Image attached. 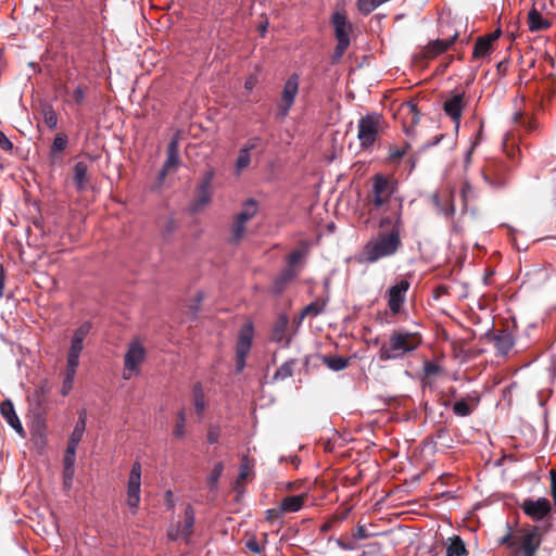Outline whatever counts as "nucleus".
<instances>
[{
	"label": "nucleus",
	"mask_w": 556,
	"mask_h": 556,
	"mask_svg": "<svg viewBox=\"0 0 556 556\" xmlns=\"http://www.w3.org/2000/svg\"><path fill=\"white\" fill-rule=\"evenodd\" d=\"M422 338L418 332L405 329L392 330L381 343L378 358L381 362L401 361L413 354L421 344Z\"/></svg>",
	"instance_id": "f257e3e1"
},
{
	"label": "nucleus",
	"mask_w": 556,
	"mask_h": 556,
	"mask_svg": "<svg viewBox=\"0 0 556 556\" xmlns=\"http://www.w3.org/2000/svg\"><path fill=\"white\" fill-rule=\"evenodd\" d=\"M402 244L397 230L380 232L377 238L369 240L358 256L359 263H376L381 258L394 255Z\"/></svg>",
	"instance_id": "f03ea898"
},
{
	"label": "nucleus",
	"mask_w": 556,
	"mask_h": 556,
	"mask_svg": "<svg viewBox=\"0 0 556 556\" xmlns=\"http://www.w3.org/2000/svg\"><path fill=\"white\" fill-rule=\"evenodd\" d=\"M395 185L382 175H376L372 181V191L369 200L376 212H387L394 207L401 199L394 197Z\"/></svg>",
	"instance_id": "7ed1b4c3"
},
{
	"label": "nucleus",
	"mask_w": 556,
	"mask_h": 556,
	"mask_svg": "<svg viewBox=\"0 0 556 556\" xmlns=\"http://www.w3.org/2000/svg\"><path fill=\"white\" fill-rule=\"evenodd\" d=\"M383 117L378 113H371L363 116L358 122L357 138L363 149L374 146L382 128Z\"/></svg>",
	"instance_id": "20e7f679"
},
{
	"label": "nucleus",
	"mask_w": 556,
	"mask_h": 556,
	"mask_svg": "<svg viewBox=\"0 0 556 556\" xmlns=\"http://www.w3.org/2000/svg\"><path fill=\"white\" fill-rule=\"evenodd\" d=\"M146 358V349L138 341L134 340L128 344L127 351L124 355V370L123 378L125 380L131 379L140 372V365Z\"/></svg>",
	"instance_id": "39448f33"
},
{
	"label": "nucleus",
	"mask_w": 556,
	"mask_h": 556,
	"mask_svg": "<svg viewBox=\"0 0 556 556\" xmlns=\"http://www.w3.org/2000/svg\"><path fill=\"white\" fill-rule=\"evenodd\" d=\"M90 330L91 324L89 321H85L73 332L66 355V366L78 367L79 356L84 349V341Z\"/></svg>",
	"instance_id": "423d86ee"
},
{
	"label": "nucleus",
	"mask_w": 556,
	"mask_h": 556,
	"mask_svg": "<svg viewBox=\"0 0 556 556\" xmlns=\"http://www.w3.org/2000/svg\"><path fill=\"white\" fill-rule=\"evenodd\" d=\"M299 83L300 77L298 74L290 75L287 81L285 83L281 92V99L280 102L278 103V109L281 117L287 116L291 106L293 105L295 97L299 91Z\"/></svg>",
	"instance_id": "0eeeda50"
},
{
	"label": "nucleus",
	"mask_w": 556,
	"mask_h": 556,
	"mask_svg": "<svg viewBox=\"0 0 556 556\" xmlns=\"http://www.w3.org/2000/svg\"><path fill=\"white\" fill-rule=\"evenodd\" d=\"M402 202H396L391 211L378 212L381 214L379 220V228L384 230L383 232L397 230V237H401L402 230Z\"/></svg>",
	"instance_id": "6e6552de"
},
{
	"label": "nucleus",
	"mask_w": 556,
	"mask_h": 556,
	"mask_svg": "<svg viewBox=\"0 0 556 556\" xmlns=\"http://www.w3.org/2000/svg\"><path fill=\"white\" fill-rule=\"evenodd\" d=\"M214 173L213 170H207L199 186H198V194L195 199L191 203V211L193 213L199 212L202 207L207 205L211 202L212 193H211V184L213 180Z\"/></svg>",
	"instance_id": "1a4fd4ad"
},
{
	"label": "nucleus",
	"mask_w": 556,
	"mask_h": 556,
	"mask_svg": "<svg viewBox=\"0 0 556 556\" xmlns=\"http://www.w3.org/2000/svg\"><path fill=\"white\" fill-rule=\"evenodd\" d=\"M409 282L405 279L400 280L388 290V306L393 314H399L405 300L406 292L409 289Z\"/></svg>",
	"instance_id": "9d476101"
},
{
	"label": "nucleus",
	"mask_w": 556,
	"mask_h": 556,
	"mask_svg": "<svg viewBox=\"0 0 556 556\" xmlns=\"http://www.w3.org/2000/svg\"><path fill=\"white\" fill-rule=\"evenodd\" d=\"M179 165V143H178V137L175 136L170 139L168 142L167 149H166V160L162 166V169L159 173L157 180L160 184H162L165 179V177L170 173L172 170L176 169Z\"/></svg>",
	"instance_id": "9b49d317"
},
{
	"label": "nucleus",
	"mask_w": 556,
	"mask_h": 556,
	"mask_svg": "<svg viewBox=\"0 0 556 556\" xmlns=\"http://www.w3.org/2000/svg\"><path fill=\"white\" fill-rule=\"evenodd\" d=\"M523 513L535 520L543 519L551 510L549 501L545 497L526 500L522 504Z\"/></svg>",
	"instance_id": "f8f14e48"
},
{
	"label": "nucleus",
	"mask_w": 556,
	"mask_h": 556,
	"mask_svg": "<svg viewBox=\"0 0 556 556\" xmlns=\"http://www.w3.org/2000/svg\"><path fill=\"white\" fill-rule=\"evenodd\" d=\"M432 203L439 214L446 218H452L455 214V205L453 193L451 191H442L432 195Z\"/></svg>",
	"instance_id": "ddd939ff"
},
{
	"label": "nucleus",
	"mask_w": 556,
	"mask_h": 556,
	"mask_svg": "<svg viewBox=\"0 0 556 556\" xmlns=\"http://www.w3.org/2000/svg\"><path fill=\"white\" fill-rule=\"evenodd\" d=\"M401 113L403 114V130L406 136H414L415 126L419 123V111L417 105L413 102L405 103Z\"/></svg>",
	"instance_id": "4468645a"
},
{
	"label": "nucleus",
	"mask_w": 556,
	"mask_h": 556,
	"mask_svg": "<svg viewBox=\"0 0 556 556\" xmlns=\"http://www.w3.org/2000/svg\"><path fill=\"white\" fill-rule=\"evenodd\" d=\"M332 24L334 27V36L337 41L350 43V33L352 25L348 21L346 15L338 11L334 12L332 15Z\"/></svg>",
	"instance_id": "2eb2a0df"
},
{
	"label": "nucleus",
	"mask_w": 556,
	"mask_h": 556,
	"mask_svg": "<svg viewBox=\"0 0 556 556\" xmlns=\"http://www.w3.org/2000/svg\"><path fill=\"white\" fill-rule=\"evenodd\" d=\"M0 413L11 428H13L21 437L25 435L24 428L15 413V408L11 400L7 399L0 404Z\"/></svg>",
	"instance_id": "dca6fc26"
},
{
	"label": "nucleus",
	"mask_w": 556,
	"mask_h": 556,
	"mask_svg": "<svg viewBox=\"0 0 556 556\" xmlns=\"http://www.w3.org/2000/svg\"><path fill=\"white\" fill-rule=\"evenodd\" d=\"M464 109V93H455L447 100H445L443 104V110L447 116L452 118L454 123L458 126L462 113Z\"/></svg>",
	"instance_id": "f3484780"
},
{
	"label": "nucleus",
	"mask_w": 556,
	"mask_h": 556,
	"mask_svg": "<svg viewBox=\"0 0 556 556\" xmlns=\"http://www.w3.org/2000/svg\"><path fill=\"white\" fill-rule=\"evenodd\" d=\"M480 397L477 392L467 394L466 399H462L454 403L453 413L459 417H467L473 412V407L478 405Z\"/></svg>",
	"instance_id": "a211bd4d"
},
{
	"label": "nucleus",
	"mask_w": 556,
	"mask_h": 556,
	"mask_svg": "<svg viewBox=\"0 0 556 556\" xmlns=\"http://www.w3.org/2000/svg\"><path fill=\"white\" fill-rule=\"evenodd\" d=\"M253 326L251 324H245L239 331L238 342L236 348V354L241 356H247L250 352L252 340H253Z\"/></svg>",
	"instance_id": "6ab92c4d"
},
{
	"label": "nucleus",
	"mask_w": 556,
	"mask_h": 556,
	"mask_svg": "<svg viewBox=\"0 0 556 556\" xmlns=\"http://www.w3.org/2000/svg\"><path fill=\"white\" fill-rule=\"evenodd\" d=\"M494 346L497 353L502 356L508 354V352L515 345V339L513 334L506 330H501L493 336Z\"/></svg>",
	"instance_id": "aec40b11"
},
{
	"label": "nucleus",
	"mask_w": 556,
	"mask_h": 556,
	"mask_svg": "<svg viewBox=\"0 0 556 556\" xmlns=\"http://www.w3.org/2000/svg\"><path fill=\"white\" fill-rule=\"evenodd\" d=\"M457 38V34H454L448 39H437L428 43V46L424 50V55L427 59H433L438 54L446 51L454 40Z\"/></svg>",
	"instance_id": "412c9836"
},
{
	"label": "nucleus",
	"mask_w": 556,
	"mask_h": 556,
	"mask_svg": "<svg viewBox=\"0 0 556 556\" xmlns=\"http://www.w3.org/2000/svg\"><path fill=\"white\" fill-rule=\"evenodd\" d=\"M87 415L85 410H80L78 413V419L75 424V427L68 438L67 445L77 447L79 442L84 437V432L86 429Z\"/></svg>",
	"instance_id": "4be33fe9"
},
{
	"label": "nucleus",
	"mask_w": 556,
	"mask_h": 556,
	"mask_svg": "<svg viewBox=\"0 0 556 556\" xmlns=\"http://www.w3.org/2000/svg\"><path fill=\"white\" fill-rule=\"evenodd\" d=\"M80 5L89 18L96 23L98 17L97 11L103 16L106 9V0H80Z\"/></svg>",
	"instance_id": "5701e85b"
},
{
	"label": "nucleus",
	"mask_w": 556,
	"mask_h": 556,
	"mask_svg": "<svg viewBox=\"0 0 556 556\" xmlns=\"http://www.w3.org/2000/svg\"><path fill=\"white\" fill-rule=\"evenodd\" d=\"M305 495H291L285 497L280 503L281 513H296L304 505Z\"/></svg>",
	"instance_id": "b1692460"
},
{
	"label": "nucleus",
	"mask_w": 556,
	"mask_h": 556,
	"mask_svg": "<svg viewBox=\"0 0 556 556\" xmlns=\"http://www.w3.org/2000/svg\"><path fill=\"white\" fill-rule=\"evenodd\" d=\"M528 23L529 29L531 31L547 29L551 26V23L546 18H544L542 14L538 12L535 9L529 12Z\"/></svg>",
	"instance_id": "393cba45"
},
{
	"label": "nucleus",
	"mask_w": 556,
	"mask_h": 556,
	"mask_svg": "<svg viewBox=\"0 0 556 556\" xmlns=\"http://www.w3.org/2000/svg\"><path fill=\"white\" fill-rule=\"evenodd\" d=\"M88 165L85 162H77L74 166L73 180L78 190H83L87 182Z\"/></svg>",
	"instance_id": "a878e982"
},
{
	"label": "nucleus",
	"mask_w": 556,
	"mask_h": 556,
	"mask_svg": "<svg viewBox=\"0 0 556 556\" xmlns=\"http://www.w3.org/2000/svg\"><path fill=\"white\" fill-rule=\"evenodd\" d=\"M536 531L532 530L522 536L521 548L523 554L536 553L540 547V540H536Z\"/></svg>",
	"instance_id": "bb28decb"
},
{
	"label": "nucleus",
	"mask_w": 556,
	"mask_h": 556,
	"mask_svg": "<svg viewBox=\"0 0 556 556\" xmlns=\"http://www.w3.org/2000/svg\"><path fill=\"white\" fill-rule=\"evenodd\" d=\"M257 213V202L253 199L247 200L242 210L235 216V218L247 224L251 218H253Z\"/></svg>",
	"instance_id": "cd10ccee"
},
{
	"label": "nucleus",
	"mask_w": 556,
	"mask_h": 556,
	"mask_svg": "<svg viewBox=\"0 0 556 556\" xmlns=\"http://www.w3.org/2000/svg\"><path fill=\"white\" fill-rule=\"evenodd\" d=\"M296 273L293 268H286L274 281V292L280 294L285 287L295 277Z\"/></svg>",
	"instance_id": "c85d7f7f"
},
{
	"label": "nucleus",
	"mask_w": 556,
	"mask_h": 556,
	"mask_svg": "<svg viewBox=\"0 0 556 556\" xmlns=\"http://www.w3.org/2000/svg\"><path fill=\"white\" fill-rule=\"evenodd\" d=\"M141 485V465L139 462H135L131 466L127 491H140Z\"/></svg>",
	"instance_id": "c756f323"
},
{
	"label": "nucleus",
	"mask_w": 556,
	"mask_h": 556,
	"mask_svg": "<svg viewBox=\"0 0 556 556\" xmlns=\"http://www.w3.org/2000/svg\"><path fill=\"white\" fill-rule=\"evenodd\" d=\"M467 549L464 541L459 536L450 539V544L446 547L445 556H466Z\"/></svg>",
	"instance_id": "7c9ffc66"
},
{
	"label": "nucleus",
	"mask_w": 556,
	"mask_h": 556,
	"mask_svg": "<svg viewBox=\"0 0 556 556\" xmlns=\"http://www.w3.org/2000/svg\"><path fill=\"white\" fill-rule=\"evenodd\" d=\"M288 325L289 318L287 315L282 314L278 316L273 329V337L276 341L281 342L285 339Z\"/></svg>",
	"instance_id": "2f4dec72"
},
{
	"label": "nucleus",
	"mask_w": 556,
	"mask_h": 556,
	"mask_svg": "<svg viewBox=\"0 0 556 556\" xmlns=\"http://www.w3.org/2000/svg\"><path fill=\"white\" fill-rule=\"evenodd\" d=\"M327 303H328V299L316 300V301L309 303L308 305H306L303 308L302 317H305V316L316 317V316H318L319 314H321L325 311V308L327 306Z\"/></svg>",
	"instance_id": "473e14b6"
},
{
	"label": "nucleus",
	"mask_w": 556,
	"mask_h": 556,
	"mask_svg": "<svg viewBox=\"0 0 556 556\" xmlns=\"http://www.w3.org/2000/svg\"><path fill=\"white\" fill-rule=\"evenodd\" d=\"M194 522H195L194 509L191 505H187V507L185 509V521L181 527L182 538H188L189 535H191V533L193 531Z\"/></svg>",
	"instance_id": "72a5a7b5"
},
{
	"label": "nucleus",
	"mask_w": 556,
	"mask_h": 556,
	"mask_svg": "<svg viewBox=\"0 0 556 556\" xmlns=\"http://www.w3.org/2000/svg\"><path fill=\"white\" fill-rule=\"evenodd\" d=\"M296 364L294 358L286 361L274 374L273 381L285 380L292 376L293 367Z\"/></svg>",
	"instance_id": "f704fd0d"
},
{
	"label": "nucleus",
	"mask_w": 556,
	"mask_h": 556,
	"mask_svg": "<svg viewBox=\"0 0 556 556\" xmlns=\"http://www.w3.org/2000/svg\"><path fill=\"white\" fill-rule=\"evenodd\" d=\"M76 369V367L65 366L64 379L61 388V394L63 396L67 395L73 389Z\"/></svg>",
	"instance_id": "c9c22d12"
},
{
	"label": "nucleus",
	"mask_w": 556,
	"mask_h": 556,
	"mask_svg": "<svg viewBox=\"0 0 556 556\" xmlns=\"http://www.w3.org/2000/svg\"><path fill=\"white\" fill-rule=\"evenodd\" d=\"M193 404L198 414H202L205 409V396L201 383L197 382L192 389Z\"/></svg>",
	"instance_id": "e433bc0d"
},
{
	"label": "nucleus",
	"mask_w": 556,
	"mask_h": 556,
	"mask_svg": "<svg viewBox=\"0 0 556 556\" xmlns=\"http://www.w3.org/2000/svg\"><path fill=\"white\" fill-rule=\"evenodd\" d=\"M491 50L490 39H485V37H480L476 41L472 56L475 59L484 58Z\"/></svg>",
	"instance_id": "4c0bfd02"
},
{
	"label": "nucleus",
	"mask_w": 556,
	"mask_h": 556,
	"mask_svg": "<svg viewBox=\"0 0 556 556\" xmlns=\"http://www.w3.org/2000/svg\"><path fill=\"white\" fill-rule=\"evenodd\" d=\"M245 233V223L235 218L231 225L230 242L238 243L241 241Z\"/></svg>",
	"instance_id": "58836bf2"
},
{
	"label": "nucleus",
	"mask_w": 556,
	"mask_h": 556,
	"mask_svg": "<svg viewBox=\"0 0 556 556\" xmlns=\"http://www.w3.org/2000/svg\"><path fill=\"white\" fill-rule=\"evenodd\" d=\"M224 471V464L222 462H218L215 464L214 468L210 472L207 477L208 485L211 490H215L217 488V482L219 478L222 477Z\"/></svg>",
	"instance_id": "ea45409f"
},
{
	"label": "nucleus",
	"mask_w": 556,
	"mask_h": 556,
	"mask_svg": "<svg viewBox=\"0 0 556 556\" xmlns=\"http://www.w3.org/2000/svg\"><path fill=\"white\" fill-rule=\"evenodd\" d=\"M325 363L331 370L340 371L348 366L349 361L344 357H325Z\"/></svg>",
	"instance_id": "a19ab883"
},
{
	"label": "nucleus",
	"mask_w": 556,
	"mask_h": 556,
	"mask_svg": "<svg viewBox=\"0 0 556 556\" xmlns=\"http://www.w3.org/2000/svg\"><path fill=\"white\" fill-rule=\"evenodd\" d=\"M67 142L68 139L66 135L58 134L51 146V154L54 155L55 153L64 151L67 147Z\"/></svg>",
	"instance_id": "79ce46f5"
},
{
	"label": "nucleus",
	"mask_w": 556,
	"mask_h": 556,
	"mask_svg": "<svg viewBox=\"0 0 556 556\" xmlns=\"http://www.w3.org/2000/svg\"><path fill=\"white\" fill-rule=\"evenodd\" d=\"M185 425H186V414H185V410L181 409L177 414V421H176V425H175V428H174V431H173V434L176 438H184L185 437V434H186Z\"/></svg>",
	"instance_id": "37998d69"
},
{
	"label": "nucleus",
	"mask_w": 556,
	"mask_h": 556,
	"mask_svg": "<svg viewBox=\"0 0 556 556\" xmlns=\"http://www.w3.org/2000/svg\"><path fill=\"white\" fill-rule=\"evenodd\" d=\"M251 162L250 152H247V149H240L239 155L236 162L237 170L240 172L249 166Z\"/></svg>",
	"instance_id": "c03bdc74"
},
{
	"label": "nucleus",
	"mask_w": 556,
	"mask_h": 556,
	"mask_svg": "<svg viewBox=\"0 0 556 556\" xmlns=\"http://www.w3.org/2000/svg\"><path fill=\"white\" fill-rule=\"evenodd\" d=\"M45 124L48 128L54 129L58 126V116L52 108H48L43 112Z\"/></svg>",
	"instance_id": "a18cd8bd"
},
{
	"label": "nucleus",
	"mask_w": 556,
	"mask_h": 556,
	"mask_svg": "<svg viewBox=\"0 0 556 556\" xmlns=\"http://www.w3.org/2000/svg\"><path fill=\"white\" fill-rule=\"evenodd\" d=\"M350 43L348 42H340L338 41L334 52L331 56L332 63H338L342 56L344 55L345 51L348 50Z\"/></svg>",
	"instance_id": "49530a36"
},
{
	"label": "nucleus",
	"mask_w": 556,
	"mask_h": 556,
	"mask_svg": "<svg viewBox=\"0 0 556 556\" xmlns=\"http://www.w3.org/2000/svg\"><path fill=\"white\" fill-rule=\"evenodd\" d=\"M76 450H77V447H73V446H68V445L66 446V451H65V455H64V459H63L64 466L75 467Z\"/></svg>",
	"instance_id": "de8ad7c7"
},
{
	"label": "nucleus",
	"mask_w": 556,
	"mask_h": 556,
	"mask_svg": "<svg viewBox=\"0 0 556 556\" xmlns=\"http://www.w3.org/2000/svg\"><path fill=\"white\" fill-rule=\"evenodd\" d=\"M250 472V465H249V462H248V458L244 456L243 457V460L240 465V472H239V476L236 480V489L238 488V485L243 482L245 480V478L248 477Z\"/></svg>",
	"instance_id": "09e8293b"
},
{
	"label": "nucleus",
	"mask_w": 556,
	"mask_h": 556,
	"mask_svg": "<svg viewBox=\"0 0 556 556\" xmlns=\"http://www.w3.org/2000/svg\"><path fill=\"white\" fill-rule=\"evenodd\" d=\"M460 197H462L465 205L467 204V202L469 200L475 198V189L472 188V186L468 181H465L463 184L462 191H460Z\"/></svg>",
	"instance_id": "8fccbe9b"
},
{
	"label": "nucleus",
	"mask_w": 556,
	"mask_h": 556,
	"mask_svg": "<svg viewBox=\"0 0 556 556\" xmlns=\"http://www.w3.org/2000/svg\"><path fill=\"white\" fill-rule=\"evenodd\" d=\"M304 256H305V251H303V250H295V251L291 252L288 256V265H289L288 268H292L293 266H295L298 263H300L303 260Z\"/></svg>",
	"instance_id": "3c124183"
},
{
	"label": "nucleus",
	"mask_w": 556,
	"mask_h": 556,
	"mask_svg": "<svg viewBox=\"0 0 556 556\" xmlns=\"http://www.w3.org/2000/svg\"><path fill=\"white\" fill-rule=\"evenodd\" d=\"M220 437V428L218 426H210L207 430V442L210 444H215L218 442V439Z\"/></svg>",
	"instance_id": "603ef678"
},
{
	"label": "nucleus",
	"mask_w": 556,
	"mask_h": 556,
	"mask_svg": "<svg viewBox=\"0 0 556 556\" xmlns=\"http://www.w3.org/2000/svg\"><path fill=\"white\" fill-rule=\"evenodd\" d=\"M441 371V367L431 361H427L424 364V372L426 376H434Z\"/></svg>",
	"instance_id": "864d4df0"
},
{
	"label": "nucleus",
	"mask_w": 556,
	"mask_h": 556,
	"mask_svg": "<svg viewBox=\"0 0 556 556\" xmlns=\"http://www.w3.org/2000/svg\"><path fill=\"white\" fill-rule=\"evenodd\" d=\"M140 502V491H127V504L130 508H137Z\"/></svg>",
	"instance_id": "5fc2aeb1"
},
{
	"label": "nucleus",
	"mask_w": 556,
	"mask_h": 556,
	"mask_svg": "<svg viewBox=\"0 0 556 556\" xmlns=\"http://www.w3.org/2000/svg\"><path fill=\"white\" fill-rule=\"evenodd\" d=\"M245 547L254 554H261L264 548L263 546H261V544L257 542L255 538L248 539L245 541Z\"/></svg>",
	"instance_id": "6e6d98bb"
},
{
	"label": "nucleus",
	"mask_w": 556,
	"mask_h": 556,
	"mask_svg": "<svg viewBox=\"0 0 556 556\" xmlns=\"http://www.w3.org/2000/svg\"><path fill=\"white\" fill-rule=\"evenodd\" d=\"M45 394H46L45 387L41 386L40 388L36 389L35 392L31 395V399L36 400L37 406L39 408H41V406H42Z\"/></svg>",
	"instance_id": "4d7b16f0"
},
{
	"label": "nucleus",
	"mask_w": 556,
	"mask_h": 556,
	"mask_svg": "<svg viewBox=\"0 0 556 556\" xmlns=\"http://www.w3.org/2000/svg\"><path fill=\"white\" fill-rule=\"evenodd\" d=\"M0 148L4 151H11L13 149V143L9 140V138L1 130H0Z\"/></svg>",
	"instance_id": "13d9d810"
},
{
	"label": "nucleus",
	"mask_w": 556,
	"mask_h": 556,
	"mask_svg": "<svg viewBox=\"0 0 556 556\" xmlns=\"http://www.w3.org/2000/svg\"><path fill=\"white\" fill-rule=\"evenodd\" d=\"M72 97H73V100H74L75 103L81 104L84 102V100H85V91H84V89L80 86L76 87L75 90L73 91V96Z\"/></svg>",
	"instance_id": "bf43d9fd"
},
{
	"label": "nucleus",
	"mask_w": 556,
	"mask_h": 556,
	"mask_svg": "<svg viewBox=\"0 0 556 556\" xmlns=\"http://www.w3.org/2000/svg\"><path fill=\"white\" fill-rule=\"evenodd\" d=\"M167 536L169 540L175 541L181 535V528L179 526H172L167 530Z\"/></svg>",
	"instance_id": "052dcab7"
},
{
	"label": "nucleus",
	"mask_w": 556,
	"mask_h": 556,
	"mask_svg": "<svg viewBox=\"0 0 556 556\" xmlns=\"http://www.w3.org/2000/svg\"><path fill=\"white\" fill-rule=\"evenodd\" d=\"M260 142H261L260 137L250 138L241 149H247V152H250V151L256 149L258 147Z\"/></svg>",
	"instance_id": "680f3d73"
},
{
	"label": "nucleus",
	"mask_w": 556,
	"mask_h": 556,
	"mask_svg": "<svg viewBox=\"0 0 556 556\" xmlns=\"http://www.w3.org/2000/svg\"><path fill=\"white\" fill-rule=\"evenodd\" d=\"M370 534L364 526H358L356 532L353 534L355 540H365L368 539Z\"/></svg>",
	"instance_id": "e2e57ef3"
},
{
	"label": "nucleus",
	"mask_w": 556,
	"mask_h": 556,
	"mask_svg": "<svg viewBox=\"0 0 556 556\" xmlns=\"http://www.w3.org/2000/svg\"><path fill=\"white\" fill-rule=\"evenodd\" d=\"M256 84H257V77L255 75H250L244 81V88L248 91H252L254 89V87L256 86Z\"/></svg>",
	"instance_id": "0e129e2a"
},
{
	"label": "nucleus",
	"mask_w": 556,
	"mask_h": 556,
	"mask_svg": "<svg viewBox=\"0 0 556 556\" xmlns=\"http://www.w3.org/2000/svg\"><path fill=\"white\" fill-rule=\"evenodd\" d=\"M75 476V467L64 466L63 480H73Z\"/></svg>",
	"instance_id": "69168bd1"
},
{
	"label": "nucleus",
	"mask_w": 556,
	"mask_h": 556,
	"mask_svg": "<svg viewBox=\"0 0 556 556\" xmlns=\"http://www.w3.org/2000/svg\"><path fill=\"white\" fill-rule=\"evenodd\" d=\"M245 357L236 354V371L241 372L245 367Z\"/></svg>",
	"instance_id": "338daca9"
},
{
	"label": "nucleus",
	"mask_w": 556,
	"mask_h": 556,
	"mask_svg": "<svg viewBox=\"0 0 556 556\" xmlns=\"http://www.w3.org/2000/svg\"><path fill=\"white\" fill-rule=\"evenodd\" d=\"M551 489H552V496L556 503V470H551Z\"/></svg>",
	"instance_id": "774afa93"
}]
</instances>
